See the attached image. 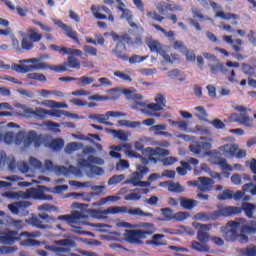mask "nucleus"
Returning a JSON list of instances; mask_svg holds the SVG:
<instances>
[{"label": "nucleus", "mask_w": 256, "mask_h": 256, "mask_svg": "<svg viewBox=\"0 0 256 256\" xmlns=\"http://www.w3.org/2000/svg\"><path fill=\"white\" fill-rule=\"evenodd\" d=\"M20 245H22V247H39V245H41V242L35 239H27L21 241Z\"/></svg>", "instance_id": "47"}, {"label": "nucleus", "mask_w": 256, "mask_h": 256, "mask_svg": "<svg viewBox=\"0 0 256 256\" xmlns=\"http://www.w3.org/2000/svg\"><path fill=\"white\" fill-rule=\"evenodd\" d=\"M90 118L93 119V121H98V123H102V125L107 121L108 117L107 114H92Z\"/></svg>", "instance_id": "57"}, {"label": "nucleus", "mask_w": 256, "mask_h": 256, "mask_svg": "<svg viewBox=\"0 0 256 256\" xmlns=\"http://www.w3.org/2000/svg\"><path fill=\"white\" fill-rule=\"evenodd\" d=\"M48 110L44 108H36L34 111H32V115H35L36 117H40V119H45L47 117Z\"/></svg>", "instance_id": "54"}, {"label": "nucleus", "mask_w": 256, "mask_h": 256, "mask_svg": "<svg viewBox=\"0 0 256 256\" xmlns=\"http://www.w3.org/2000/svg\"><path fill=\"white\" fill-rule=\"evenodd\" d=\"M181 165L182 167H177L176 171L178 175H180L181 177H185V175H187V169H189V163L181 161Z\"/></svg>", "instance_id": "52"}, {"label": "nucleus", "mask_w": 256, "mask_h": 256, "mask_svg": "<svg viewBox=\"0 0 256 256\" xmlns=\"http://www.w3.org/2000/svg\"><path fill=\"white\" fill-rule=\"evenodd\" d=\"M215 17H220V19H224V21H231V19H234L235 21L239 19V15L232 13H224L223 11L216 12Z\"/></svg>", "instance_id": "36"}, {"label": "nucleus", "mask_w": 256, "mask_h": 256, "mask_svg": "<svg viewBox=\"0 0 256 256\" xmlns=\"http://www.w3.org/2000/svg\"><path fill=\"white\" fill-rule=\"evenodd\" d=\"M71 197H73V199H78L80 201H87V203H91V199H93V197H95L96 195H99V193L97 192H82V193H77V192H73L70 194Z\"/></svg>", "instance_id": "23"}, {"label": "nucleus", "mask_w": 256, "mask_h": 256, "mask_svg": "<svg viewBox=\"0 0 256 256\" xmlns=\"http://www.w3.org/2000/svg\"><path fill=\"white\" fill-rule=\"evenodd\" d=\"M200 184L198 185V190L201 193H207L213 189V185H215V181L209 177H198Z\"/></svg>", "instance_id": "19"}, {"label": "nucleus", "mask_w": 256, "mask_h": 256, "mask_svg": "<svg viewBox=\"0 0 256 256\" xmlns=\"http://www.w3.org/2000/svg\"><path fill=\"white\" fill-rule=\"evenodd\" d=\"M236 207V206H232ZM236 209H240V212L238 215H241V213H245L246 217L248 219H253V213H255L256 205L253 203L243 202L242 207H236Z\"/></svg>", "instance_id": "22"}, {"label": "nucleus", "mask_w": 256, "mask_h": 256, "mask_svg": "<svg viewBox=\"0 0 256 256\" xmlns=\"http://www.w3.org/2000/svg\"><path fill=\"white\" fill-rule=\"evenodd\" d=\"M160 211L162 215L160 221H171L172 219H175L173 216V210L171 208H162Z\"/></svg>", "instance_id": "37"}, {"label": "nucleus", "mask_w": 256, "mask_h": 256, "mask_svg": "<svg viewBox=\"0 0 256 256\" xmlns=\"http://www.w3.org/2000/svg\"><path fill=\"white\" fill-rule=\"evenodd\" d=\"M118 11H121V19H126V21L131 22L133 21V14H131V10L123 7H117Z\"/></svg>", "instance_id": "45"}, {"label": "nucleus", "mask_w": 256, "mask_h": 256, "mask_svg": "<svg viewBox=\"0 0 256 256\" xmlns=\"http://www.w3.org/2000/svg\"><path fill=\"white\" fill-rule=\"evenodd\" d=\"M34 42H32V40H30L28 38V36H24L22 41H21V47L23 49V51H31V49H33V47H35V44H33Z\"/></svg>", "instance_id": "42"}, {"label": "nucleus", "mask_w": 256, "mask_h": 256, "mask_svg": "<svg viewBox=\"0 0 256 256\" xmlns=\"http://www.w3.org/2000/svg\"><path fill=\"white\" fill-rule=\"evenodd\" d=\"M197 200L189 199L186 197L180 198V205L183 207V209H188V211H191V209H194V207H197Z\"/></svg>", "instance_id": "29"}, {"label": "nucleus", "mask_w": 256, "mask_h": 256, "mask_svg": "<svg viewBox=\"0 0 256 256\" xmlns=\"http://www.w3.org/2000/svg\"><path fill=\"white\" fill-rule=\"evenodd\" d=\"M96 40L93 38L86 37L85 41L86 43H91L92 45H105V38L101 34L95 35Z\"/></svg>", "instance_id": "38"}, {"label": "nucleus", "mask_w": 256, "mask_h": 256, "mask_svg": "<svg viewBox=\"0 0 256 256\" xmlns=\"http://www.w3.org/2000/svg\"><path fill=\"white\" fill-rule=\"evenodd\" d=\"M216 165L221 167L222 171H233V166L229 165L225 158H218Z\"/></svg>", "instance_id": "44"}, {"label": "nucleus", "mask_w": 256, "mask_h": 256, "mask_svg": "<svg viewBox=\"0 0 256 256\" xmlns=\"http://www.w3.org/2000/svg\"><path fill=\"white\" fill-rule=\"evenodd\" d=\"M118 125H120V127H126L127 129H137V127H141V122L130 120H118Z\"/></svg>", "instance_id": "31"}, {"label": "nucleus", "mask_w": 256, "mask_h": 256, "mask_svg": "<svg viewBox=\"0 0 256 256\" xmlns=\"http://www.w3.org/2000/svg\"><path fill=\"white\" fill-rule=\"evenodd\" d=\"M124 180H125V175L123 174L113 175L108 180V185H118V183H121V181H124Z\"/></svg>", "instance_id": "49"}, {"label": "nucleus", "mask_w": 256, "mask_h": 256, "mask_svg": "<svg viewBox=\"0 0 256 256\" xmlns=\"http://www.w3.org/2000/svg\"><path fill=\"white\" fill-rule=\"evenodd\" d=\"M223 41H225V43H227L228 45H231L233 51H235V53H241V51H243V40L241 39H236L233 40V36H223Z\"/></svg>", "instance_id": "20"}, {"label": "nucleus", "mask_w": 256, "mask_h": 256, "mask_svg": "<svg viewBox=\"0 0 256 256\" xmlns=\"http://www.w3.org/2000/svg\"><path fill=\"white\" fill-rule=\"evenodd\" d=\"M91 11L94 13V17L96 19H108L111 23H115V16H113V12L107 6H92Z\"/></svg>", "instance_id": "14"}, {"label": "nucleus", "mask_w": 256, "mask_h": 256, "mask_svg": "<svg viewBox=\"0 0 256 256\" xmlns=\"http://www.w3.org/2000/svg\"><path fill=\"white\" fill-rule=\"evenodd\" d=\"M110 93H115V95L111 98L113 101H116V99H119L121 95H125L126 99L128 101H134L135 99H143V96L141 94H136L137 89L130 87V88H112L109 90Z\"/></svg>", "instance_id": "10"}, {"label": "nucleus", "mask_w": 256, "mask_h": 256, "mask_svg": "<svg viewBox=\"0 0 256 256\" xmlns=\"http://www.w3.org/2000/svg\"><path fill=\"white\" fill-rule=\"evenodd\" d=\"M189 149H190L191 153H194V155H201V154H205V153H206V155H211L210 152H207V151L211 150L210 142H204V141L194 142L193 144H191L189 146Z\"/></svg>", "instance_id": "17"}, {"label": "nucleus", "mask_w": 256, "mask_h": 256, "mask_svg": "<svg viewBox=\"0 0 256 256\" xmlns=\"http://www.w3.org/2000/svg\"><path fill=\"white\" fill-rule=\"evenodd\" d=\"M210 123H211V125H213V127L215 129H225V127H226L225 123H223V121H221L217 118L212 120Z\"/></svg>", "instance_id": "64"}, {"label": "nucleus", "mask_w": 256, "mask_h": 256, "mask_svg": "<svg viewBox=\"0 0 256 256\" xmlns=\"http://www.w3.org/2000/svg\"><path fill=\"white\" fill-rule=\"evenodd\" d=\"M147 59L146 56H139L137 54L132 55L131 57H128V61L130 65H135V63H143Z\"/></svg>", "instance_id": "51"}, {"label": "nucleus", "mask_w": 256, "mask_h": 256, "mask_svg": "<svg viewBox=\"0 0 256 256\" xmlns=\"http://www.w3.org/2000/svg\"><path fill=\"white\" fill-rule=\"evenodd\" d=\"M162 163L165 167H171V165H175L177 163V159L173 156L162 159Z\"/></svg>", "instance_id": "61"}, {"label": "nucleus", "mask_w": 256, "mask_h": 256, "mask_svg": "<svg viewBox=\"0 0 256 256\" xmlns=\"http://www.w3.org/2000/svg\"><path fill=\"white\" fill-rule=\"evenodd\" d=\"M238 149L239 146H237V144H226L220 147V151H222L223 155L226 157H235V153H237Z\"/></svg>", "instance_id": "25"}, {"label": "nucleus", "mask_w": 256, "mask_h": 256, "mask_svg": "<svg viewBox=\"0 0 256 256\" xmlns=\"http://www.w3.org/2000/svg\"><path fill=\"white\" fill-rule=\"evenodd\" d=\"M147 16L153 19V21H157L158 23H161L163 20H165V17L159 15L157 11H150L147 13Z\"/></svg>", "instance_id": "55"}, {"label": "nucleus", "mask_w": 256, "mask_h": 256, "mask_svg": "<svg viewBox=\"0 0 256 256\" xmlns=\"http://www.w3.org/2000/svg\"><path fill=\"white\" fill-rule=\"evenodd\" d=\"M32 203L30 201H19L13 202L8 205L9 211L12 215H18V217H27L29 215V207H31Z\"/></svg>", "instance_id": "11"}, {"label": "nucleus", "mask_w": 256, "mask_h": 256, "mask_svg": "<svg viewBox=\"0 0 256 256\" xmlns=\"http://www.w3.org/2000/svg\"><path fill=\"white\" fill-rule=\"evenodd\" d=\"M114 77H118L119 79H122V81H128L129 83H131V81H133V78H131V76H129L128 74H125L121 71H115Z\"/></svg>", "instance_id": "58"}, {"label": "nucleus", "mask_w": 256, "mask_h": 256, "mask_svg": "<svg viewBox=\"0 0 256 256\" xmlns=\"http://www.w3.org/2000/svg\"><path fill=\"white\" fill-rule=\"evenodd\" d=\"M209 68L211 70L212 75H217L220 73H226L227 67L223 63H217L216 65L210 64Z\"/></svg>", "instance_id": "35"}, {"label": "nucleus", "mask_w": 256, "mask_h": 256, "mask_svg": "<svg viewBox=\"0 0 256 256\" xmlns=\"http://www.w3.org/2000/svg\"><path fill=\"white\" fill-rule=\"evenodd\" d=\"M9 225H11V227H15V229H18L19 231L23 229V227H25V222H23V220H15L13 218H10Z\"/></svg>", "instance_id": "53"}, {"label": "nucleus", "mask_w": 256, "mask_h": 256, "mask_svg": "<svg viewBox=\"0 0 256 256\" xmlns=\"http://www.w3.org/2000/svg\"><path fill=\"white\" fill-rule=\"evenodd\" d=\"M76 81H78V85L80 87H86V85H91V83H95V78L89 76H82L76 78Z\"/></svg>", "instance_id": "40"}, {"label": "nucleus", "mask_w": 256, "mask_h": 256, "mask_svg": "<svg viewBox=\"0 0 256 256\" xmlns=\"http://www.w3.org/2000/svg\"><path fill=\"white\" fill-rule=\"evenodd\" d=\"M27 79H33L34 81H41L42 83H45V81H47V77H45L44 74L37 73V72L27 74Z\"/></svg>", "instance_id": "46"}, {"label": "nucleus", "mask_w": 256, "mask_h": 256, "mask_svg": "<svg viewBox=\"0 0 256 256\" xmlns=\"http://www.w3.org/2000/svg\"><path fill=\"white\" fill-rule=\"evenodd\" d=\"M22 237H32L31 233L25 231L19 233L17 230H6L0 232V245H15Z\"/></svg>", "instance_id": "9"}, {"label": "nucleus", "mask_w": 256, "mask_h": 256, "mask_svg": "<svg viewBox=\"0 0 256 256\" xmlns=\"http://www.w3.org/2000/svg\"><path fill=\"white\" fill-rule=\"evenodd\" d=\"M43 69H51V65L45 62H40L33 65H24V73H29L31 71H42Z\"/></svg>", "instance_id": "27"}, {"label": "nucleus", "mask_w": 256, "mask_h": 256, "mask_svg": "<svg viewBox=\"0 0 256 256\" xmlns=\"http://www.w3.org/2000/svg\"><path fill=\"white\" fill-rule=\"evenodd\" d=\"M0 69H5V71H9V69H12V71H15L16 73H25V65L15 63L9 65L5 64L3 60H0Z\"/></svg>", "instance_id": "24"}, {"label": "nucleus", "mask_w": 256, "mask_h": 256, "mask_svg": "<svg viewBox=\"0 0 256 256\" xmlns=\"http://www.w3.org/2000/svg\"><path fill=\"white\" fill-rule=\"evenodd\" d=\"M101 163H103V159L90 155L87 159H80L78 165L79 167L89 169L91 165H101Z\"/></svg>", "instance_id": "21"}, {"label": "nucleus", "mask_w": 256, "mask_h": 256, "mask_svg": "<svg viewBox=\"0 0 256 256\" xmlns=\"http://www.w3.org/2000/svg\"><path fill=\"white\" fill-rule=\"evenodd\" d=\"M50 149L53 151H61L65 147V141L61 138L53 139L49 144Z\"/></svg>", "instance_id": "34"}, {"label": "nucleus", "mask_w": 256, "mask_h": 256, "mask_svg": "<svg viewBox=\"0 0 256 256\" xmlns=\"http://www.w3.org/2000/svg\"><path fill=\"white\" fill-rule=\"evenodd\" d=\"M117 213H127L128 215H138L139 217H151V213L144 212L141 208L129 209L126 206H111L105 210H91L92 217L96 219H102L103 215H117Z\"/></svg>", "instance_id": "6"}, {"label": "nucleus", "mask_w": 256, "mask_h": 256, "mask_svg": "<svg viewBox=\"0 0 256 256\" xmlns=\"http://www.w3.org/2000/svg\"><path fill=\"white\" fill-rule=\"evenodd\" d=\"M243 191L246 193H251V195H256V186L254 183L244 184Z\"/></svg>", "instance_id": "56"}, {"label": "nucleus", "mask_w": 256, "mask_h": 256, "mask_svg": "<svg viewBox=\"0 0 256 256\" xmlns=\"http://www.w3.org/2000/svg\"><path fill=\"white\" fill-rule=\"evenodd\" d=\"M26 37H28L32 43H39V41L43 39V35L39 34L35 28L28 29Z\"/></svg>", "instance_id": "28"}, {"label": "nucleus", "mask_w": 256, "mask_h": 256, "mask_svg": "<svg viewBox=\"0 0 256 256\" xmlns=\"http://www.w3.org/2000/svg\"><path fill=\"white\" fill-rule=\"evenodd\" d=\"M111 37L113 41H117L115 48L112 50V54L121 61H129V56H127V46L137 47L139 45H143V38L141 35L136 36L135 40L129 36V34L119 35L115 32H112ZM126 43V45H125Z\"/></svg>", "instance_id": "4"}, {"label": "nucleus", "mask_w": 256, "mask_h": 256, "mask_svg": "<svg viewBox=\"0 0 256 256\" xmlns=\"http://www.w3.org/2000/svg\"><path fill=\"white\" fill-rule=\"evenodd\" d=\"M163 239H165L164 234H154L152 236V240L147 241V245H155L156 247H161V245H165V243H163Z\"/></svg>", "instance_id": "32"}, {"label": "nucleus", "mask_w": 256, "mask_h": 256, "mask_svg": "<svg viewBox=\"0 0 256 256\" xmlns=\"http://www.w3.org/2000/svg\"><path fill=\"white\" fill-rule=\"evenodd\" d=\"M122 169H129V161L121 159L119 163L116 164L117 171H122Z\"/></svg>", "instance_id": "62"}, {"label": "nucleus", "mask_w": 256, "mask_h": 256, "mask_svg": "<svg viewBox=\"0 0 256 256\" xmlns=\"http://www.w3.org/2000/svg\"><path fill=\"white\" fill-rule=\"evenodd\" d=\"M50 49L60 53V55H70L62 64L51 65V71H55L56 73H65V71H69V69H76L77 71L81 69V60L77 59V57H82L83 51L79 49L61 47L55 44H51Z\"/></svg>", "instance_id": "2"}, {"label": "nucleus", "mask_w": 256, "mask_h": 256, "mask_svg": "<svg viewBox=\"0 0 256 256\" xmlns=\"http://www.w3.org/2000/svg\"><path fill=\"white\" fill-rule=\"evenodd\" d=\"M18 250L19 248L17 246H0V255H13Z\"/></svg>", "instance_id": "41"}, {"label": "nucleus", "mask_w": 256, "mask_h": 256, "mask_svg": "<svg viewBox=\"0 0 256 256\" xmlns=\"http://www.w3.org/2000/svg\"><path fill=\"white\" fill-rule=\"evenodd\" d=\"M241 213V209L233 206H218V210L214 212H200L196 214V219L199 221H216L218 217H233Z\"/></svg>", "instance_id": "7"}, {"label": "nucleus", "mask_w": 256, "mask_h": 256, "mask_svg": "<svg viewBox=\"0 0 256 256\" xmlns=\"http://www.w3.org/2000/svg\"><path fill=\"white\" fill-rule=\"evenodd\" d=\"M169 150L161 148V147H156V148H151L147 147L144 148L143 150V155L142 159H140L142 165H149V163H154V165H157L159 163V158L157 157H167L169 155Z\"/></svg>", "instance_id": "8"}, {"label": "nucleus", "mask_w": 256, "mask_h": 256, "mask_svg": "<svg viewBox=\"0 0 256 256\" xmlns=\"http://www.w3.org/2000/svg\"><path fill=\"white\" fill-rule=\"evenodd\" d=\"M197 239L200 243L207 244L209 243V233L203 232L202 230L197 231Z\"/></svg>", "instance_id": "50"}, {"label": "nucleus", "mask_w": 256, "mask_h": 256, "mask_svg": "<svg viewBox=\"0 0 256 256\" xmlns=\"http://www.w3.org/2000/svg\"><path fill=\"white\" fill-rule=\"evenodd\" d=\"M56 25L62 29L66 37L69 39H72L74 43H77V45H81V41L79 40V36L77 35V31H74L73 28L65 23L63 21L59 20Z\"/></svg>", "instance_id": "18"}, {"label": "nucleus", "mask_w": 256, "mask_h": 256, "mask_svg": "<svg viewBox=\"0 0 256 256\" xmlns=\"http://www.w3.org/2000/svg\"><path fill=\"white\" fill-rule=\"evenodd\" d=\"M218 201H227V199H233V191L227 189L224 190L221 194L217 195Z\"/></svg>", "instance_id": "48"}, {"label": "nucleus", "mask_w": 256, "mask_h": 256, "mask_svg": "<svg viewBox=\"0 0 256 256\" xmlns=\"http://www.w3.org/2000/svg\"><path fill=\"white\" fill-rule=\"evenodd\" d=\"M239 253H241V255H245V256H256V246L251 244V245L247 246L246 248L240 249Z\"/></svg>", "instance_id": "43"}, {"label": "nucleus", "mask_w": 256, "mask_h": 256, "mask_svg": "<svg viewBox=\"0 0 256 256\" xmlns=\"http://www.w3.org/2000/svg\"><path fill=\"white\" fill-rule=\"evenodd\" d=\"M168 77L170 79H177L178 78V81H180V82H183V81H185L187 79L185 77V74H183L182 71L177 69V68L168 71Z\"/></svg>", "instance_id": "33"}, {"label": "nucleus", "mask_w": 256, "mask_h": 256, "mask_svg": "<svg viewBox=\"0 0 256 256\" xmlns=\"http://www.w3.org/2000/svg\"><path fill=\"white\" fill-rule=\"evenodd\" d=\"M126 185H133L134 187H149L151 185V182L147 181H139L136 178H132L130 180H127Z\"/></svg>", "instance_id": "39"}, {"label": "nucleus", "mask_w": 256, "mask_h": 256, "mask_svg": "<svg viewBox=\"0 0 256 256\" xmlns=\"http://www.w3.org/2000/svg\"><path fill=\"white\" fill-rule=\"evenodd\" d=\"M161 185H168V191L170 193H183L185 191V188L179 182L175 183L173 180L162 182Z\"/></svg>", "instance_id": "26"}, {"label": "nucleus", "mask_w": 256, "mask_h": 256, "mask_svg": "<svg viewBox=\"0 0 256 256\" xmlns=\"http://www.w3.org/2000/svg\"><path fill=\"white\" fill-rule=\"evenodd\" d=\"M242 71L245 75H253L255 69L253 68V66L244 63L242 64Z\"/></svg>", "instance_id": "63"}, {"label": "nucleus", "mask_w": 256, "mask_h": 256, "mask_svg": "<svg viewBox=\"0 0 256 256\" xmlns=\"http://www.w3.org/2000/svg\"><path fill=\"white\" fill-rule=\"evenodd\" d=\"M35 137V130H31L28 132V134H25V132L20 131L16 134L15 137V143L16 145H21L23 143L24 147H31L33 145V140Z\"/></svg>", "instance_id": "16"}, {"label": "nucleus", "mask_w": 256, "mask_h": 256, "mask_svg": "<svg viewBox=\"0 0 256 256\" xmlns=\"http://www.w3.org/2000/svg\"><path fill=\"white\" fill-rule=\"evenodd\" d=\"M15 137L16 136L13 132H7L3 136V141H4V143H6V145H11V143H13V141H15Z\"/></svg>", "instance_id": "59"}, {"label": "nucleus", "mask_w": 256, "mask_h": 256, "mask_svg": "<svg viewBox=\"0 0 256 256\" xmlns=\"http://www.w3.org/2000/svg\"><path fill=\"white\" fill-rule=\"evenodd\" d=\"M85 218V214L81 211H74L72 214L60 215L57 219L53 216H50L46 213L38 215V218H32L31 223L37 229H53V224L57 221H65L66 223H77L81 219Z\"/></svg>", "instance_id": "3"}, {"label": "nucleus", "mask_w": 256, "mask_h": 256, "mask_svg": "<svg viewBox=\"0 0 256 256\" xmlns=\"http://www.w3.org/2000/svg\"><path fill=\"white\" fill-rule=\"evenodd\" d=\"M192 249L198 253H209L211 251L207 244H201L197 241H192Z\"/></svg>", "instance_id": "30"}, {"label": "nucleus", "mask_w": 256, "mask_h": 256, "mask_svg": "<svg viewBox=\"0 0 256 256\" xmlns=\"http://www.w3.org/2000/svg\"><path fill=\"white\" fill-rule=\"evenodd\" d=\"M230 229H227L223 237L225 241L230 243L247 244L249 243V236L247 235H256V221L251 220L247 221L245 218H240L238 221H229L227 223Z\"/></svg>", "instance_id": "1"}, {"label": "nucleus", "mask_w": 256, "mask_h": 256, "mask_svg": "<svg viewBox=\"0 0 256 256\" xmlns=\"http://www.w3.org/2000/svg\"><path fill=\"white\" fill-rule=\"evenodd\" d=\"M146 44L152 53H158V55L163 57L164 61H169V54L167 53V50H165V46H163L159 40H154L149 37L146 39Z\"/></svg>", "instance_id": "13"}, {"label": "nucleus", "mask_w": 256, "mask_h": 256, "mask_svg": "<svg viewBox=\"0 0 256 256\" xmlns=\"http://www.w3.org/2000/svg\"><path fill=\"white\" fill-rule=\"evenodd\" d=\"M152 234V231L147 230H126V239L128 243L137 245L141 243V239H146L147 235Z\"/></svg>", "instance_id": "12"}, {"label": "nucleus", "mask_w": 256, "mask_h": 256, "mask_svg": "<svg viewBox=\"0 0 256 256\" xmlns=\"http://www.w3.org/2000/svg\"><path fill=\"white\" fill-rule=\"evenodd\" d=\"M47 187L37 186L26 189V191H17V192H5L3 197L7 199H34L36 201H53V196L45 194Z\"/></svg>", "instance_id": "5"}, {"label": "nucleus", "mask_w": 256, "mask_h": 256, "mask_svg": "<svg viewBox=\"0 0 256 256\" xmlns=\"http://www.w3.org/2000/svg\"><path fill=\"white\" fill-rule=\"evenodd\" d=\"M173 49H176V51H180V53H183L187 51V46L183 44V41H175L173 43Z\"/></svg>", "instance_id": "60"}, {"label": "nucleus", "mask_w": 256, "mask_h": 256, "mask_svg": "<svg viewBox=\"0 0 256 256\" xmlns=\"http://www.w3.org/2000/svg\"><path fill=\"white\" fill-rule=\"evenodd\" d=\"M229 123H239V125H244L245 127H253V119L245 113H232L228 117Z\"/></svg>", "instance_id": "15"}]
</instances>
